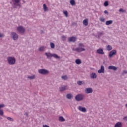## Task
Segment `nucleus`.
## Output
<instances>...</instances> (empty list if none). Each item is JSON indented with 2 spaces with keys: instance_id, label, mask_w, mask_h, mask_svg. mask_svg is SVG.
<instances>
[{
  "instance_id": "f257e3e1",
  "label": "nucleus",
  "mask_w": 127,
  "mask_h": 127,
  "mask_svg": "<svg viewBox=\"0 0 127 127\" xmlns=\"http://www.w3.org/2000/svg\"><path fill=\"white\" fill-rule=\"evenodd\" d=\"M20 0H12L13 8H17V6H19V7H22L21 3H20Z\"/></svg>"
},
{
  "instance_id": "f03ea898",
  "label": "nucleus",
  "mask_w": 127,
  "mask_h": 127,
  "mask_svg": "<svg viewBox=\"0 0 127 127\" xmlns=\"http://www.w3.org/2000/svg\"><path fill=\"white\" fill-rule=\"evenodd\" d=\"M7 60L9 65H14L15 64V58L13 57H8L7 58Z\"/></svg>"
},
{
  "instance_id": "7ed1b4c3",
  "label": "nucleus",
  "mask_w": 127,
  "mask_h": 127,
  "mask_svg": "<svg viewBox=\"0 0 127 127\" xmlns=\"http://www.w3.org/2000/svg\"><path fill=\"white\" fill-rule=\"evenodd\" d=\"M84 98H85V95H84V94H78L75 97V99L77 102H80L81 101H83V100H84Z\"/></svg>"
},
{
  "instance_id": "20e7f679",
  "label": "nucleus",
  "mask_w": 127,
  "mask_h": 127,
  "mask_svg": "<svg viewBox=\"0 0 127 127\" xmlns=\"http://www.w3.org/2000/svg\"><path fill=\"white\" fill-rule=\"evenodd\" d=\"M38 72L42 75H48L49 70L45 69H40L38 70Z\"/></svg>"
},
{
  "instance_id": "39448f33",
  "label": "nucleus",
  "mask_w": 127,
  "mask_h": 127,
  "mask_svg": "<svg viewBox=\"0 0 127 127\" xmlns=\"http://www.w3.org/2000/svg\"><path fill=\"white\" fill-rule=\"evenodd\" d=\"M10 36L13 40H17L18 39V35L14 32H11Z\"/></svg>"
},
{
  "instance_id": "423d86ee",
  "label": "nucleus",
  "mask_w": 127,
  "mask_h": 127,
  "mask_svg": "<svg viewBox=\"0 0 127 127\" xmlns=\"http://www.w3.org/2000/svg\"><path fill=\"white\" fill-rule=\"evenodd\" d=\"M17 30L19 32V33L23 34L25 32V28L22 26H19L17 28Z\"/></svg>"
},
{
  "instance_id": "0eeeda50",
  "label": "nucleus",
  "mask_w": 127,
  "mask_h": 127,
  "mask_svg": "<svg viewBox=\"0 0 127 127\" xmlns=\"http://www.w3.org/2000/svg\"><path fill=\"white\" fill-rule=\"evenodd\" d=\"M85 94H92L93 93V88L88 87L84 90Z\"/></svg>"
},
{
  "instance_id": "6e6552de",
  "label": "nucleus",
  "mask_w": 127,
  "mask_h": 127,
  "mask_svg": "<svg viewBox=\"0 0 127 127\" xmlns=\"http://www.w3.org/2000/svg\"><path fill=\"white\" fill-rule=\"evenodd\" d=\"M117 54V51L116 50H112L109 53V57L110 58H113V56L114 55H116Z\"/></svg>"
},
{
  "instance_id": "1a4fd4ad",
  "label": "nucleus",
  "mask_w": 127,
  "mask_h": 127,
  "mask_svg": "<svg viewBox=\"0 0 127 127\" xmlns=\"http://www.w3.org/2000/svg\"><path fill=\"white\" fill-rule=\"evenodd\" d=\"M86 49L83 48H76L75 49V51H76V52H78V53H81L82 51H85Z\"/></svg>"
},
{
  "instance_id": "9d476101",
  "label": "nucleus",
  "mask_w": 127,
  "mask_h": 127,
  "mask_svg": "<svg viewBox=\"0 0 127 127\" xmlns=\"http://www.w3.org/2000/svg\"><path fill=\"white\" fill-rule=\"evenodd\" d=\"M78 109L79 110V111H80V112H82L83 113H86V112H87V109H86V108L83 107L81 106L78 107Z\"/></svg>"
},
{
  "instance_id": "9b49d317",
  "label": "nucleus",
  "mask_w": 127,
  "mask_h": 127,
  "mask_svg": "<svg viewBox=\"0 0 127 127\" xmlns=\"http://www.w3.org/2000/svg\"><path fill=\"white\" fill-rule=\"evenodd\" d=\"M98 72L99 74H101V73H105V67H104V65L101 66V68L100 69L98 70Z\"/></svg>"
},
{
  "instance_id": "f8f14e48",
  "label": "nucleus",
  "mask_w": 127,
  "mask_h": 127,
  "mask_svg": "<svg viewBox=\"0 0 127 127\" xmlns=\"http://www.w3.org/2000/svg\"><path fill=\"white\" fill-rule=\"evenodd\" d=\"M68 42H75L76 37H71L68 39Z\"/></svg>"
},
{
  "instance_id": "ddd939ff",
  "label": "nucleus",
  "mask_w": 127,
  "mask_h": 127,
  "mask_svg": "<svg viewBox=\"0 0 127 127\" xmlns=\"http://www.w3.org/2000/svg\"><path fill=\"white\" fill-rule=\"evenodd\" d=\"M108 69L109 70H114V71H117V70H118V67L114 65H110L108 67Z\"/></svg>"
},
{
  "instance_id": "4468645a",
  "label": "nucleus",
  "mask_w": 127,
  "mask_h": 127,
  "mask_svg": "<svg viewBox=\"0 0 127 127\" xmlns=\"http://www.w3.org/2000/svg\"><path fill=\"white\" fill-rule=\"evenodd\" d=\"M65 90H67V86H64L60 87V92H64Z\"/></svg>"
},
{
  "instance_id": "2eb2a0df",
  "label": "nucleus",
  "mask_w": 127,
  "mask_h": 127,
  "mask_svg": "<svg viewBox=\"0 0 127 127\" xmlns=\"http://www.w3.org/2000/svg\"><path fill=\"white\" fill-rule=\"evenodd\" d=\"M90 77L92 79H96L97 78V74L95 72H92L90 74Z\"/></svg>"
},
{
  "instance_id": "dca6fc26",
  "label": "nucleus",
  "mask_w": 127,
  "mask_h": 127,
  "mask_svg": "<svg viewBox=\"0 0 127 127\" xmlns=\"http://www.w3.org/2000/svg\"><path fill=\"white\" fill-rule=\"evenodd\" d=\"M97 53L98 54H105V53H104V51L102 50V49H99L97 50Z\"/></svg>"
},
{
  "instance_id": "f3484780",
  "label": "nucleus",
  "mask_w": 127,
  "mask_h": 127,
  "mask_svg": "<svg viewBox=\"0 0 127 127\" xmlns=\"http://www.w3.org/2000/svg\"><path fill=\"white\" fill-rule=\"evenodd\" d=\"M66 98L68 100H71L73 98V95L71 93H69L66 94Z\"/></svg>"
},
{
  "instance_id": "a211bd4d",
  "label": "nucleus",
  "mask_w": 127,
  "mask_h": 127,
  "mask_svg": "<svg viewBox=\"0 0 127 127\" xmlns=\"http://www.w3.org/2000/svg\"><path fill=\"white\" fill-rule=\"evenodd\" d=\"M53 54H52L50 53H45V55H46L47 58H50V59H51V57H53Z\"/></svg>"
},
{
  "instance_id": "6ab92c4d",
  "label": "nucleus",
  "mask_w": 127,
  "mask_h": 127,
  "mask_svg": "<svg viewBox=\"0 0 127 127\" xmlns=\"http://www.w3.org/2000/svg\"><path fill=\"white\" fill-rule=\"evenodd\" d=\"M114 127H123V124L121 122H118L116 123Z\"/></svg>"
},
{
  "instance_id": "aec40b11",
  "label": "nucleus",
  "mask_w": 127,
  "mask_h": 127,
  "mask_svg": "<svg viewBox=\"0 0 127 127\" xmlns=\"http://www.w3.org/2000/svg\"><path fill=\"white\" fill-rule=\"evenodd\" d=\"M112 23H113V20H110L106 21L105 24L106 25H110V24H112Z\"/></svg>"
},
{
  "instance_id": "412c9836",
  "label": "nucleus",
  "mask_w": 127,
  "mask_h": 127,
  "mask_svg": "<svg viewBox=\"0 0 127 127\" xmlns=\"http://www.w3.org/2000/svg\"><path fill=\"white\" fill-rule=\"evenodd\" d=\"M83 24L87 26L88 25V19H85L83 21Z\"/></svg>"
},
{
  "instance_id": "4be33fe9",
  "label": "nucleus",
  "mask_w": 127,
  "mask_h": 127,
  "mask_svg": "<svg viewBox=\"0 0 127 127\" xmlns=\"http://www.w3.org/2000/svg\"><path fill=\"white\" fill-rule=\"evenodd\" d=\"M54 58H56V59H60V57L57 55L56 54H53V57Z\"/></svg>"
},
{
  "instance_id": "5701e85b",
  "label": "nucleus",
  "mask_w": 127,
  "mask_h": 127,
  "mask_svg": "<svg viewBox=\"0 0 127 127\" xmlns=\"http://www.w3.org/2000/svg\"><path fill=\"white\" fill-rule=\"evenodd\" d=\"M75 63L77 65H79V64H81V63H82V62L81 61V60L77 59L75 60Z\"/></svg>"
},
{
  "instance_id": "b1692460",
  "label": "nucleus",
  "mask_w": 127,
  "mask_h": 127,
  "mask_svg": "<svg viewBox=\"0 0 127 127\" xmlns=\"http://www.w3.org/2000/svg\"><path fill=\"white\" fill-rule=\"evenodd\" d=\"M28 79H30V80H33L35 79V75H33L32 76H28Z\"/></svg>"
},
{
  "instance_id": "393cba45",
  "label": "nucleus",
  "mask_w": 127,
  "mask_h": 127,
  "mask_svg": "<svg viewBox=\"0 0 127 127\" xmlns=\"http://www.w3.org/2000/svg\"><path fill=\"white\" fill-rule=\"evenodd\" d=\"M69 2L71 5H75V4H76V1H75V0H70Z\"/></svg>"
},
{
  "instance_id": "a878e982",
  "label": "nucleus",
  "mask_w": 127,
  "mask_h": 127,
  "mask_svg": "<svg viewBox=\"0 0 127 127\" xmlns=\"http://www.w3.org/2000/svg\"><path fill=\"white\" fill-rule=\"evenodd\" d=\"M43 8L45 11H47V10H48V7L46 5V4H43Z\"/></svg>"
},
{
  "instance_id": "bb28decb",
  "label": "nucleus",
  "mask_w": 127,
  "mask_h": 127,
  "mask_svg": "<svg viewBox=\"0 0 127 127\" xmlns=\"http://www.w3.org/2000/svg\"><path fill=\"white\" fill-rule=\"evenodd\" d=\"M59 120L60 122H65V119L62 116L59 117Z\"/></svg>"
},
{
  "instance_id": "cd10ccee",
  "label": "nucleus",
  "mask_w": 127,
  "mask_h": 127,
  "mask_svg": "<svg viewBox=\"0 0 127 127\" xmlns=\"http://www.w3.org/2000/svg\"><path fill=\"white\" fill-rule=\"evenodd\" d=\"M107 49L108 51H111V50H112V49H113V48L110 45H108L107 47Z\"/></svg>"
},
{
  "instance_id": "c85d7f7f",
  "label": "nucleus",
  "mask_w": 127,
  "mask_h": 127,
  "mask_svg": "<svg viewBox=\"0 0 127 127\" xmlns=\"http://www.w3.org/2000/svg\"><path fill=\"white\" fill-rule=\"evenodd\" d=\"M62 78L63 79V80H68V76H67V75L62 76Z\"/></svg>"
},
{
  "instance_id": "c756f323",
  "label": "nucleus",
  "mask_w": 127,
  "mask_h": 127,
  "mask_svg": "<svg viewBox=\"0 0 127 127\" xmlns=\"http://www.w3.org/2000/svg\"><path fill=\"white\" fill-rule=\"evenodd\" d=\"M102 35H104V32H98V37H101V36H102Z\"/></svg>"
},
{
  "instance_id": "7c9ffc66",
  "label": "nucleus",
  "mask_w": 127,
  "mask_h": 127,
  "mask_svg": "<svg viewBox=\"0 0 127 127\" xmlns=\"http://www.w3.org/2000/svg\"><path fill=\"white\" fill-rule=\"evenodd\" d=\"M104 6H108L109 5V2L108 1H105L104 3Z\"/></svg>"
},
{
  "instance_id": "2f4dec72",
  "label": "nucleus",
  "mask_w": 127,
  "mask_h": 127,
  "mask_svg": "<svg viewBox=\"0 0 127 127\" xmlns=\"http://www.w3.org/2000/svg\"><path fill=\"white\" fill-rule=\"evenodd\" d=\"M64 14L65 15L66 17H68V11L66 10L64 11Z\"/></svg>"
},
{
  "instance_id": "473e14b6",
  "label": "nucleus",
  "mask_w": 127,
  "mask_h": 127,
  "mask_svg": "<svg viewBox=\"0 0 127 127\" xmlns=\"http://www.w3.org/2000/svg\"><path fill=\"white\" fill-rule=\"evenodd\" d=\"M50 46H51V48H52V49L55 48V44H54V43H51L50 44Z\"/></svg>"
},
{
  "instance_id": "72a5a7b5",
  "label": "nucleus",
  "mask_w": 127,
  "mask_h": 127,
  "mask_svg": "<svg viewBox=\"0 0 127 127\" xmlns=\"http://www.w3.org/2000/svg\"><path fill=\"white\" fill-rule=\"evenodd\" d=\"M7 119L8 120V121H9L10 122H13V119H12V118L10 117H7Z\"/></svg>"
},
{
  "instance_id": "f704fd0d",
  "label": "nucleus",
  "mask_w": 127,
  "mask_h": 127,
  "mask_svg": "<svg viewBox=\"0 0 127 127\" xmlns=\"http://www.w3.org/2000/svg\"><path fill=\"white\" fill-rule=\"evenodd\" d=\"M100 20L101 21V22H105V20L103 17L100 18Z\"/></svg>"
},
{
  "instance_id": "c9c22d12",
  "label": "nucleus",
  "mask_w": 127,
  "mask_h": 127,
  "mask_svg": "<svg viewBox=\"0 0 127 127\" xmlns=\"http://www.w3.org/2000/svg\"><path fill=\"white\" fill-rule=\"evenodd\" d=\"M78 46L79 48H82V47H84L85 46H84V44L82 43H79L78 45Z\"/></svg>"
},
{
  "instance_id": "e433bc0d",
  "label": "nucleus",
  "mask_w": 127,
  "mask_h": 127,
  "mask_svg": "<svg viewBox=\"0 0 127 127\" xmlns=\"http://www.w3.org/2000/svg\"><path fill=\"white\" fill-rule=\"evenodd\" d=\"M40 51H43L44 50V47H41L39 48Z\"/></svg>"
},
{
  "instance_id": "4c0bfd02",
  "label": "nucleus",
  "mask_w": 127,
  "mask_h": 127,
  "mask_svg": "<svg viewBox=\"0 0 127 127\" xmlns=\"http://www.w3.org/2000/svg\"><path fill=\"white\" fill-rule=\"evenodd\" d=\"M0 116H3V110H0Z\"/></svg>"
},
{
  "instance_id": "58836bf2",
  "label": "nucleus",
  "mask_w": 127,
  "mask_h": 127,
  "mask_svg": "<svg viewBox=\"0 0 127 127\" xmlns=\"http://www.w3.org/2000/svg\"><path fill=\"white\" fill-rule=\"evenodd\" d=\"M62 40H63V41L66 40V37H65V36H63L62 37Z\"/></svg>"
},
{
  "instance_id": "ea45409f",
  "label": "nucleus",
  "mask_w": 127,
  "mask_h": 127,
  "mask_svg": "<svg viewBox=\"0 0 127 127\" xmlns=\"http://www.w3.org/2000/svg\"><path fill=\"white\" fill-rule=\"evenodd\" d=\"M1 37H4V34H3V33H0V38Z\"/></svg>"
},
{
  "instance_id": "a19ab883",
  "label": "nucleus",
  "mask_w": 127,
  "mask_h": 127,
  "mask_svg": "<svg viewBox=\"0 0 127 127\" xmlns=\"http://www.w3.org/2000/svg\"><path fill=\"white\" fill-rule=\"evenodd\" d=\"M77 84H78V85H79V86H81V85H82V81H77Z\"/></svg>"
},
{
  "instance_id": "79ce46f5",
  "label": "nucleus",
  "mask_w": 127,
  "mask_h": 127,
  "mask_svg": "<svg viewBox=\"0 0 127 127\" xmlns=\"http://www.w3.org/2000/svg\"><path fill=\"white\" fill-rule=\"evenodd\" d=\"M4 104H0V109H2V108H4Z\"/></svg>"
},
{
  "instance_id": "37998d69",
  "label": "nucleus",
  "mask_w": 127,
  "mask_h": 127,
  "mask_svg": "<svg viewBox=\"0 0 127 127\" xmlns=\"http://www.w3.org/2000/svg\"><path fill=\"white\" fill-rule=\"evenodd\" d=\"M119 11L121 12H125V11L124 10V9H123V8H120V9H119Z\"/></svg>"
},
{
  "instance_id": "c03bdc74",
  "label": "nucleus",
  "mask_w": 127,
  "mask_h": 127,
  "mask_svg": "<svg viewBox=\"0 0 127 127\" xmlns=\"http://www.w3.org/2000/svg\"><path fill=\"white\" fill-rule=\"evenodd\" d=\"M104 13L105 14H109V12H108V11L107 10H105L104 11Z\"/></svg>"
},
{
  "instance_id": "a18cd8bd",
  "label": "nucleus",
  "mask_w": 127,
  "mask_h": 127,
  "mask_svg": "<svg viewBox=\"0 0 127 127\" xmlns=\"http://www.w3.org/2000/svg\"><path fill=\"white\" fill-rule=\"evenodd\" d=\"M24 115V116L28 117V113H27V112H26Z\"/></svg>"
},
{
  "instance_id": "49530a36",
  "label": "nucleus",
  "mask_w": 127,
  "mask_h": 127,
  "mask_svg": "<svg viewBox=\"0 0 127 127\" xmlns=\"http://www.w3.org/2000/svg\"><path fill=\"white\" fill-rule=\"evenodd\" d=\"M123 120H124V121H127V117H124V118H123Z\"/></svg>"
},
{
  "instance_id": "de8ad7c7",
  "label": "nucleus",
  "mask_w": 127,
  "mask_h": 127,
  "mask_svg": "<svg viewBox=\"0 0 127 127\" xmlns=\"http://www.w3.org/2000/svg\"><path fill=\"white\" fill-rule=\"evenodd\" d=\"M123 73H124V74H127V70H124Z\"/></svg>"
},
{
  "instance_id": "09e8293b",
  "label": "nucleus",
  "mask_w": 127,
  "mask_h": 127,
  "mask_svg": "<svg viewBox=\"0 0 127 127\" xmlns=\"http://www.w3.org/2000/svg\"><path fill=\"white\" fill-rule=\"evenodd\" d=\"M43 127H50L47 126V125H43Z\"/></svg>"
},
{
  "instance_id": "8fccbe9b",
  "label": "nucleus",
  "mask_w": 127,
  "mask_h": 127,
  "mask_svg": "<svg viewBox=\"0 0 127 127\" xmlns=\"http://www.w3.org/2000/svg\"><path fill=\"white\" fill-rule=\"evenodd\" d=\"M23 0V3H25V1H24V0Z\"/></svg>"
},
{
  "instance_id": "3c124183",
  "label": "nucleus",
  "mask_w": 127,
  "mask_h": 127,
  "mask_svg": "<svg viewBox=\"0 0 127 127\" xmlns=\"http://www.w3.org/2000/svg\"><path fill=\"white\" fill-rule=\"evenodd\" d=\"M72 50H73V51H75V49H74V48H73V49H72Z\"/></svg>"
},
{
  "instance_id": "603ef678",
  "label": "nucleus",
  "mask_w": 127,
  "mask_h": 127,
  "mask_svg": "<svg viewBox=\"0 0 127 127\" xmlns=\"http://www.w3.org/2000/svg\"><path fill=\"white\" fill-rule=\"evenodd\" d=\"M125 107L127 108V104H126Z\"/></svg>"
},
{
  "instance_id": "864d4df0",
  "label": "nucleus",
  "mask_w": 127,
  "mask_h": 127,
  "mask_svg": "<svg viewBox=\"0 0 127 127\" xmlns=\"http://www.w3.org/2000/svg\"><path fill=\"white\" fill-rule=\"evenodd\" d=\"M10 3H11V2H10Z\"/></svg>"
}]
</instances>
